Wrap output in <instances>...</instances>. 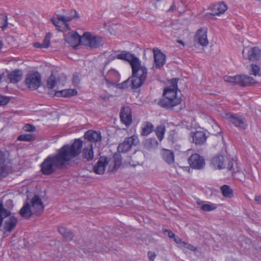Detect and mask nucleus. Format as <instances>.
Masks as SVG:
<instances>
[{
  "instance_id": "1",
  "label": "nucleus",
  "mask_w": 261,
  "mask_h": 261,
  "mask_svg": "<svg viewBox=\"0 0 261 261\" xmlns=\"http://www.w3.org/2000/svg\"><path fill=\"white\" fill-rule=\"evenodd\" d=\"M72 152L67 151L63 146L57 150V153L47 156L40 165V171L42 174L49 176L54 174L57 169H63L69 164V156L72 154Z\"/></svg>"
},
{
  "instance_id": "2",
  "label": "nucleus",
  "mask_w": 261,
  "mask_h": 261,
  "mask_svg": "<svg viewBox=\"0 0 261 261\" xmlns=\"http://www.w3.org/2000/svg\"><path fill=\"white\" fill-rule=\"evenodd\" d=\"M67 151L72 152L69 156V162L72 160L74 164H78L81 162H90L94 158L93 146L87 145V142H84L81 138L75 139L71 144H65Z\"/></svg>"
},
{
  "instance_id": "3",
  "label": "nucleus",
  "mask_w": 261,
  "mask_h": 261,
  "mask_svg": "<svg viewBox=\"0 0 261 261\" xmlns=\"http://www.w3.org/2000/svg\"><path fill=\"white\" fill-rule=\"evenodd\" d=\"M177 91L171 89V87L165 88L163 91V96L165 97L161 98L158 102V105L162 108L169 109L180 104L181 98L176 96Z\"/></svg>"
},
{
  "instance_id": "4",
  "label": "nucleus",
  "mask_w": 261,
  "mask_h": 261,
  "mask_svg": "<svg viewBox=\"0 0 261 261\" xmlns=\"http://www.w3.org/2000/svg\"><path fill=\"white\" fill-rule=\"evenodd\" d=\"M132 69V76L129 77L130 81V88L132 89H136L141 87L145 83L147 75V69L145 66L142 65Z\"/></svg>"
},
{
  "instance_id": "5",
  "label": "nucleus",
  "mask_w": 261,
  "mask_h": 261,
  "mask_svg": "<svg viewBox=\"0 0 261 261\" xmlns=\"http://www.w3.org/2000/svg\"><path fill=\"white\" fill-rule=\"evenodd\" d=\"M224 80L243 87L250 86L256 83L254 78L246 74L236 75L233 76H225Z\"/></svg>"
},
{
  "instance_id": "6",
  "label": "nucleus",
  "mask_w": 261,
  "mask_h": 261,
  "mask_svg": "<svg viewBox=\"0 0 261 261\" xmlns=\"http://www.w3.org/2000/svg\"><path fill=\"white\" fill-rule=\"evenodd\" d=\"M27 87L31 90L38 89L41 84V76L38 71L29 72L25 79Z\"/></svg>"
},
{
  "instance_id": "7",
  "label": "nucleus",
  "mask_w": 261,
  "mask_h": 261,
  "mask_svg": "<svg viewBox=\"0 0 261 261\" xmlns=\"http://www.w3.org/2000/svg\"><path fill=\"white\" fill-rule=\"evenodd\" d=\"M83 41L91 48H96L102 45V38L85 32L82 35Z\"/></svg>"
},
{
  "instance_id": "8",
  "label": "nucleus",
  "mask_w": 261,
  "mask_h": 261,
  "mask_svg": "<svg viewBox=\"0 0 261 261\" xmlns=\"http://www.w3.org/2000/svg\"><path fill=\"white\" fill-rule=\"evenodd\" d=\"M139 144L138 137L136 135H133L131 137L125 138L123 142L118 145L117 150L119 152L125 153L129 151L133 145L137 146Z\"/></svg>"
},
{
  "instance_id": "9",
  "label": "nucleus",
  "mask_w": 261,
  "mask_h": 261,
  "mask_svg": "<svg viewBox=\"0 0 261 261\" xmlns=\"http://www.w3.org/2000/svg\"><path fill=\"white\" fill-rule=\"evenodd\" d=\"M227 118L230 123L240 129L245 130L247 127L246 120L242 115L229 113L227 114Z\"/></svg>"
},
{
  "instance_id": "10",
  "label": "nucleus",
  "mask_w": 261,
  "mask_h": 261,
  "mask_svg": "<svg viewBox=\"0 0 261 261\" xmlns=\"http://www.w3.org/2000/svg\"><path fill=\"white\" fill-rule=\"evenodd\" d=\"M84 141L87 142V145L93 146L94 143L100 142L101 140V133L92 129L86 132L83 136Z\"/></svg>"
},
{
  "instance_id": "11",
  "label": "nucleus",
  "mask_w": 261,
  "mask_h": 261,
  "mask_svg": "<svg viewBox=\"0 0 261 261\" xmlns=\"http://www.w3.org/2000/svg\"><path fill=\"white\" fill-rule=\"evenodd\" d=\"M188 161L190 167L193 169L201 170L204 168L205 165L204 159L198 153L192 154Z\"/></svg>"
},
{
  "instance_id": "12",
  "label": "nucleus",
  "mask_w": 261,
  "mask_h": 261,
  "mask_svg": "<svg viewBox=\"0 0 261 261\" xmlns=\"http://www.w3.org/2000/svg\"><path fill=\"white\" fill-rule=\"evenodd\" d=\"M190 137L192 139V142L197 146H202L206 143L208 136L206 133L203 130L192 132L190 133Z\"/></svg>"
},
{
  "instance_id": "13",
  "label": "nucleus",
  "mask_w": 261,
  "mask_h": 261,
  "mask_svg": "<svg viewBox=\"0 0 261 261\" xmlns=\"http://www.w3.org/2000/svg\"><path fill=\"white\" fill-rule=\"evenodd\" d=\"M227 9V7L223 2L215 4L211 8L212 12L205 14L204 18L206 19H213L215 16L220 15L224 13Z\"/></svg>"
},
{
  "instance_id": "14",
  "label": "nucleus",
  "mask_w": 261,
  "mask_h": 261,
  "mask_svg": "<svg viewBox=\"0 0 261 261\" xmlns=\"http://www.w3.org/2000/svg\"><path fill=\"white\" fill-rule=\"evenodd\" d=\"M31 208L33 214L39 215L43 213L44 206L42 199L39 195H35L34 196L31 200Z\"/></svg>"
},
{
  "instance_id": "15",
  "label": "nucleus",
  "mask_w": 261,
  "mask_h": 261,
  "mask_svg": "<svg viewBox=\"0 0 261 261\" xmlns=\"http://www.w3.org/2000/svg\"><path fill=\"white\" fill-rule=\"evenodd\" d=\"M65 41L72 47H75L82 43V36H80L76 32H69L65 37Z\"/></svg>"
},
{
  "instance_id": "16",
  "label": "nucleus",
  "mask_w": 261,
  "mask_h": 261,
  "mask_svg": "<svg viewBox=\"0 0 261 261\" xmlns=\"http://www.w3.org/2000/svg\"><path fill=\"white\" fill-rule=\"evenodd\" d=\"M207 32V29L206 27L198 30L194 37L195 41H197L201 46H206L208 44Z\"/></svg>"
},
{
  "instance_id": "17",
  "label": "nucleus",
  "mask_w": 261,
  "mask_h": 261,
  "mask_svg": "<svg viewBox=\"0 0 261 261\" xmlns=\"http://www.w3.org/2000/svg\"><path fill=\"white\" fill-rule=\"evenodd\" d=\"M121 121L126 126L130 125L132 123L131 109L129 106L123 107L120 112Z\"/></svg>"
},
{
  "instance_id": "18",
  "label": "nucleus",
  "mask_w": 261,
  "mask_h": 261,
  "mask_svg": "<svg viewBox=\"0 0 261 261\" xmlns=\"http://www.w3.org/2000/svg\"><path fill=\"white\" fill-rule=\"evenodd\" d=\"M108 163L109 161L107 157L100 156L98 162L93 167V171L97 174L102 175L105 173L106 166Z\"/></svg>"
},
{
  "instance_id": "19",
  "label": "nucleus",
  "mask_w": 261,
  "mask_h": 261,
  "mask_svg": "<svg viewBox=\"0 0 261 261\" xmlns=\"http://www.w3.org/2000/svg\"><path fill=\"white\" fill-rule=\"evenodd\" d=\"M210 163L215 169H224L225 167L224 156L220 154L216 155L211 159Z\"/></svg>"
},
{
  "instance_id": "20",
  "label": "nucleus",
  "mask_w": 261,
  "mask_h": 261,
  "mask_svg": "<svg viewBox=\"0 0 261 261\" xmlns=\"http://www.w3.org/2000/svg\"><path fill=\"white\" fill-rule=\"evenodd\" d=\"M154 60L156 68L163 67L166 62V56L160 50H154Z\"/></svg>"
},
{
  "instance_id": "21",
  "label": "nucleus",
  "mask_w": 261,
  "mask_h": 261,
  "mask_svg": "<svg viewBox=\"0 0 261 261\" xmlns=\"http://www.w3.org/2000/svg\"><path fill=\"white\" fill-rule=\"evenodd\" d=\"M17 223V219L15 216H11L5 221L3 228L5 231L11 232L14 229Z\"/></svg>"
},
{
  "instance_id": "22",
  "label": "nucleus",
  "mask_w": 261,
  "mask_h": 261,
  "mask_svg": "<svg viewBox=\"0 0 261 261\" xmlns=\"http://www.w3.org/2000/svg\"><path fill=\"white\" fill-rule=\"evenodd\" d=\"M22 76V72L21 70H14L8 74L7 77L9 83H17L21 81Z\"/></svg>"
},
{
  "instance_id": "23",
  "label": "nucleus",
  "mask_w": 261,
  "mask_h": 261,
  "mask_svg": "<svg viewBox=\"0 0 261 261\" xmlns=\"http://www.w3.org/2000/svg\"><path fill=\"white\" fill-rule=\"evenodd\" d=\"M161 155L163 160L168 164L170 165L174 162V154L173 151L163 148Z\"/></svg>"
},
{
  "instance_id": "24",
  "label": "nucleus",
  "mask_w": 261,
  "mask_h": 261,
  "mask_svg": "<svg viewBox=\"0 0 261 261\" xmlns=\"http://www.w3.org/2000/svg\"><path fill=\"white\" fill-rule=\"evenodd\" d=\"M124 61H127L130 64L132 69L141 65L139 59L128 52H126Z\"/></svg>"
},
{
  "instance_id": "25",
  "label": "nucleus",
  "mask_w": 261,
  "mask_h": 261,
  "mask_svg": "<svg viewBox=\"0 0 261 261\" xmlns=\"http://www.w3.org/2000/svg\"><path fill=\"white\" fill-rule=\"evenodd\" d=\"M261 55L260 49L257 47H252L249 48L246 58L250 61H256L259 59Z\"/></svg>"
},
{
  "instance_id": "26",
  "label": "nucleus",
  "mask_w": 261,
  "mask_h": 261,
  "mask_svg": "<svg viewBox=\"0 0 261 261\" xmlns=\"http://www.w3.org/2000/svg\"><path fill=\"white\" fill-rule=\"evenodd\" d=\"M51 22L57 28H61L63 25H65L69 29V25L67 23V21L64 15H58L57 18H51L50 19Z\"/></svg>"
},
{
  "instance_id": "27",
  "label": "nucleus",
  "mask_w": 261,
  "mask_h": 261,
  "mask_svg": "<svg viewBox=\"0 0 261 261\" xmlns=\"http://www.w3.org/2000/svg\"><path fill=\"white\" fill-rule=\"evenodd\" d=\"M58 231L60 234L62 235L64 239L67 241H70L74 238L73 232L71 230L67 229L66 227L59 226Z\"/></svg>"
},
{
  "instance_id": "28",
  "label": "nucleus",
  "mask_w": 261,
  "mask_h": 261,
  "mask_svg": "<svg viewBox=\"0 0 261 261\" xmlns=\"http://www.w3.org/2000/svg\"><path fill=\"white\" fill-rule=\"evenodd\" d=\"M19 214L22 217L30 218L33 214V211L29 203L26 202L19 211Z\"/></svg>"
},
{
  "instance_id": "29",
  "label": "nucleus",
  "mask_w": 261,
  "mask_h": 261,
  "mask_svg": "<svg viewBox=\"0 0 261 261\" xmlns=\"http://www.w3.org/2000/svg\"><path fill=\"white\" fill-rule=\"evenodd\" d=\"M154 130L153 125L149 121H146L143 124L141 135L147 136L152 133Z\"/></svg>"
},
{
  "instance_id": "30",
  "label": "nucleus",
  "mask_w": 261,
  "mask_h": 261,
  "mask_svg": "<svg viewBox=\"0 0 261 261\" xmlns=\"http://www.w3.org/2000/svg\"><path fill=\"white\" fill-rule=\"evenodd\" d=\"M76 94L77 91L75 89H65L56 91L55 93V96L57 97H68Z\"/></svg>"
},
{
  "instance_id": "31",
  "label": "nucleus",
  "mask_w": 261,
  "mask_h": 261,
  "mask_svg": "<svg viewBox=\"0 0 261 261\" xmlns=\"http://www.w3.org/2000/svg\"><path fill=\"white\" fill-rule=\"evenodd\" d=\"M158 145L159 143L155 138H148L144 143V147L148 150L156 148Z\"/></svg>"
},
{
  "instance_id": "32",
  "label": "nucleus",
  "mask_w": 261,
  "mask_h": 261,
  "mask_svg": "<svg viewBox=\"0 0 261 261\" xmlns=\"http://www.w3.org/2000/svg\"><path fill=\"white\" fill-rule=\"evenodd\" d=\"M109 78L107 79L105 77V80L108 83H112V85L115 84V81H117L119 79V75L117 72L113 70H110L108 73Z\"/></svg>"
},
{
  "instance_id": "33",
  "label": "nucleus",
  "mask_w": 261,
  "mask_h": 261,
  "mask_svg": "<svg viewBox=\"0 0 261 261\" xmlns=\"http://www.w3.org/2000/svg\"><path fill=\"white\" fill-rule=\"evenodd\" d=\"M220 190L224 197L228 198H231L233 197V190L229 186L224 185L221 187Z\"/></svg>"
},
{
  "instance_id": "34",
  "label": "nucleus",
  "mask_w": 261,
  "mask_h": 261,
  "mask_svg": "<svg viewBox=\"0 0 261 261\" xmlns=\"http://www.w3.org/2000/svg\"><path fill=\"white\" fill-rule=\"evenodd\" d=\"M227 168L229 171H231L232 173H237L240 171V168L236 160L234 159L230 160L227 166Z\"/></svg>"
},
{
  "instance_id": "35",
  "label": "nucleus",
  "mask_w": 261,
  "mask_h": 261,
  "mask_svg": "<svg viewBox=\"0 0 261 261\" xmlns=\"http://www.w3.org/2000/svg\"><path fill=\"white\" fill-rule=\"evenodd\" d=\"M114 165L111 171L117 170L121 165L122 156L120 154L115 153L113 156Z\"/></svg>"
},
{
  "instance_id": "36",
  "label": "nucleus",
  "mask_w": 261,
  "mask_h": 261,
  "mask_svg": "<svg viewBox=\"0 0 261 261\" xmlns=\"http://www.w3.org/2000/svg\"><path fill=\"white\" fill-rule=\"evenodd\" d=\"M36 139L34 135L31 134H22L19 135L17 138V140L20 141L31 142L34 141Z\"/></svg>"
},
{
  "instance_id": "37",
  "label": "nucleus",
  "mask_w": 261,
  "mask_h": 261,
  "mask_svg": "<svg viewBox=\"0 0 261 261\" xmlns=\"http://www.w3.org/2000/svg\"><path fill=\"white\" fill-rule=\"evenodd\" d=\"M165 132V127L162 125H160L156 127L155 132L160 141H161L163 139Z\"/></svg>"
},
{
  "instance_id": "38",
  "label": "nucleus",
  "mask_w": 261,
  "mask_h": 261,
  "mask_svg": "<svg viewBox=\"0 0 261 261\" xmlns=\"http://www.w3.org/2000/svg\"><path fill=\"white\" fill-rule=\"evenodd\" d=\"M57 83L56 78L53 73H51L47 82V87L49 89H53Z\"/></svg>"
},
{
  "instance_id": "39",
  "label": "nucleus",
  "mask_w": 261,
  "mask_h": 261,
  "mask_svg": "<svg viewBox=\"0 0 261 261\" xmlns=\"http://www.w3.org/2000/svg\"><path fill=\"white\" fill-rule=\"evenodd\" d=\"M0 214L4 217V219L7 217L10 216L11 214L9 210L4 207L2 200H0Z\"/></svg>"
},
{
  "instance_id": "40",
  "label": "nucleus",
  "mask_w": 261,
  "mask_h": 261,
  "mask_svg": "<svg viewBox=\"0 0 261 261\" xmlns=\"http://www.w3.org/2000/svg\"><path fill=\"white\" fill-rule=\"evenodd\" d=\"M217 208V206L215 204L207 203L203 204L201 206V209L205 212L212 211L215 210Z\"/></svg>"
},
{
  "instance_id": "41",
  "label": "nucleus",
  "mask_w": 261,
  "mask_h": 261,
  "mask_svg": "<svg viewBox=\"0 0 261 261\" xmlns=\"http://www.w3.org/2000/svg\"><path fill=\"white\" fill-rule=\"evenodd\" d=\"M65 17L66 19V21H70L73 19L80 18V16L76 10H71L69 14L68 15L65 16Z\"/></svg>"
},
{
  "instance_id": "42",
  "label": "nucleus",
  "mask_w": 261,
  "mask_h": 261,
  "mask_svg": "<svg viewBox=\"0 0 261 261\" xmlns=\"http://www.w3.org/2000/svg\"><path fill=\"white\" fill-rule=\"evenodd\" d=\"M8 27L7 16L5 14H0V28L3 29H6Z\"/></svg>"
},
{
  "instance_id": "43",
  "label": "nucleus",
  "mask_w": 261,
  "mask_h": 261,
  "mask_svg": "<svg viewBox=\"0 0 261 261\" xmlns=\"http://www.w3.org/2000/svg\"><path fill=\"white\" fill-rule=\"evenodd\" d=\"M130 79L128 78L127 80H125L122 83L116 84L115 86L116 88H117L118 89H126L128 87H130Z\"/></svg>"
},
{
  "instance_id": "44",
  "label": "nucleus",
  "mask_w": 261,
  "mask_h": 261,
  "mask_svg": "<svg viewBox=\"0 0 261 261\" xmlns=\"http://www.w3.org/2000/svg\"><path fill=\"white\" fill-rule=\"evenodd\" d=\"M251 69L250 70V73L254 76H260V67L259 66L255 64H252L251 65Z\"/></svg>"
},
{
  "instance_id": "45",
  "label": "nucleus",
  "mask_w": 261,
  "mask_h": 261,
  "mask_svg": "<svg viewBox=\"0 0 261 261\" xmlns=\"http://www.w3.org/2000/svg\"><path fill=\"white\" fill-rule=\"evenodd\" d=\"M51 37V34L50 33H48L46 35L45 37L43 40V43H42L43 48H47L49 47L50 45V38Z\"/></svg>"
},
{
  "instance_id": "46",
  "label": "nucleus",
  "mask_w": 261,
  "mask_h": 261,
  "mask_svg": "<svg viewBox=\"0 0 261 261\" xmlns=\"http://www.w3.org/2000/svg\"><path fill=\"white\" fill-rule=\"evenodd\" d=\"M179 81L178 78H173L170 80L171 89L178 90L177 84Z\"/></svg>"
},
{
  "instance_id": "47",
  "label": "nucleus",
  "mask_w": 261,
  "mask_h": 261,
  "mask_svg": "<svg viewBox=\"0 0 261 261\" xmlns=\"http://www.w3.org/2000/svg\"><path fill=\"white\" fill-rule=\"evenodd\" d=\"M9 97L0 95V106L7 105L10 101Z\"/></svg>"
},
{
  "instance_id": "48",
  "label": "nucleus",
  "mask_w": 261,
  "mask_h": 261,
  "mask_svg": "<svg viewBox=\"0 0 261 261\" xmlns=\"http://www.w3.org/2000/svg\"><path fill=\"white\" fill-rule=\"evenodd\" d=\"M181 246L184 248L189 249L191 251H195L197 249V248L193 246V245L185 242L184 243H182Z\"/></svg>"
},
{
  "instance_id": "49",
  "label": "nucleus",
  "mask_w": 261,
  "mask_h": 261,
  "mask_svg": "<svg viewBox=\"0 0 261 261\" xmlns=\"http://www.w3.org/2000/svg\"><path fill=\"white\" fill-rule=\"evenodd\" d=\"M23 129L27 132H34L36 130V127L31 124H26L24 126Z\"/></svg>"
},
{
  "instance_id": "50",
  "label": "nucleus",
  "mask_w": 261,
  "mask_h": 261,
  "mask_svg": "<svg viewBox=\"0 0 261 261\" xmlns=\"http://www.w3.org/2000/svg\"><path fill=\"white\" fill-rule=\"evenodd\" d=\"M6 162V154L5 153L0 150V166L4 165Z\"/></svg>"
},
{
  "instance_id": "51",
  "label": "nucleus",
  "mask_w": 261,
  "mask_h": 261,
  "mask_svg": "<svg viewBox=\"0 0 261 261\" xmlns=\"http://www.w3.org/2000/svg\"><path fill=\"white\" fill-rule=\"evenodd\" d=\"M163 231L164 233L167 232L168 236L169 238H172V239H173L174 238H175V234L171 230L165 229H163Z\"/></svg>"
},
{
  "instance_id": "52",
  "label": "nucleus",
  "mask_w": 261,
  "mask_h": 261,
  "mask_svg": "<svg viewBox=\"0 0 261 261\" xmlns=\"http://www.w3.org/2000/svg\"><path fill=\"white\" fill-rule=\"evenodd\" d=\"M126 51H123L120 54H117L116 56V58L117 59L124 60L125 59V56L126 55Z\"/></svg>"
},
{
  "instance_id": "53",
  "label": "nucleus",
  "mask_w": 261,
  "mask_h": 261,
  "mask_svg": "<svg viewBox=\"0 0 261 261\" xmlns=\"http://www.w3.org/2000/svg\"><path fill=\"white\" fill-rule=\"evenodd\" d=\"M72 82L75 84H77L80 83V78L77 74H74L73 75Z\"/></svg>"
},
{
  "instance_id": "54",
  "label": "nucleus",
  "mask_w": 261,
  "mask_h": 261,
  "mask_svg": "<svg viewBox=\"0 0 261 261\" xmlns=\"http://www.w3.org/2000/svg\"><path fill=\"white\" fill-rule=\"evenodd\" d=\"M174 241L178 244L182 245V243H184V242L181 240V239L178 237V236H175V238H173Z\"/></svg>"
},
{
  "instance_id": "55",
  "label": "nucleus",
  "mask_w": 261,
  "mask_h": 261,
  "mask_svg": "<svg viewBox=\"0 0 261 261\" xmlns=\"http://www.w3.org/2000/svg\"><path fill=\"white\" fill-rule=\"evenodd\" d=\"M148 257L149 258L150 260H153L154 259V258L155 257L156 255L154 252H151V251H149L148 252Z\"/></svg>"
},
{
  "instance_id": "56",
  "label": "nucleus",
  "mask_w": 261,
  "mask_h": 261,
  "mask_svg": "<svg viewBox=\"0 0 261 261\" xmlns=\"http://www.w3.org/2000/svg\"><path fill=\"white\" fill-rule=\"evenodd\" d=\"M176 8V6L174 2L173 3L172 5L171 6L170 8L167 10L168 12H173Z\"/></svg>"
},
{
  "instance_id": "57",
  "label": "nucleus",
  "mask_w": 261,
  "mask_h": 261,
  "mask_svg": "<svg viewBox=\"0 0 261 261\" xmlns=\"http://www.w3.org/2000/svg\"><path fill=\"white\" fill-rule=\"evenodd\" d=\"M34 46L36 48H43L42 44L39 42H35L34 44Z\"/></svg>"
},
{
  "instance_id": "58",
  "label": "nucleus",
  "mask_w": 261,
  "mask_h": 261,
  "mask_svg": "<svg viewBox=\"0 0 261 261\" xmlns=\"http://www.w3.org/2000/svg\"><path fill=\"white\" fill-rule=\"evenodd\" d=\"M255 201L257 203H261V195L256 196L255 197Z\"/></svg>"
},
{
  "instance_id": "59",
  "label": "nucleus",
  "mask_w": 261,
  "mask_h": 261,
  "mask_svg": "<svg viewBox=\"0 0 261 261\" xmlns=\"http://www.w3.org/2000/svg\"><path fill=\"white\" fill-rule=\"evenodd\" d=\"M161 0H151L150 3L153 5H155L156 2H160Z\"/></svg>"
},
{
  "instance_id": "60",
  "label": "nucleus",
  "mask_w": 261,
  "mask_h": 261,
  "mask_svg": "<svg viewBox=\"0 0 261 261\" xmlns=\"http://www.w3.org/2000/svg\"><path fill=\"white\" fill-rule=\"evenodd\" d=\"M3 43L1 40H0V49L2 47Z\"/></svg>"
},
{
  "instance_id": "61",
  "label": "nucleus",
  "mask_w": 261,
  "mask_h": 261,
  "mask_svg": "<svg viewBox=\"0 0 261 261\" xmlns=\"http://www.w3.org/2000/svg\"><path fill=\"white\" fill-rule=\"evenodd\" d=\"M178 42L180 44L184 45V42L181 40L178 41Z\"/></svg>"
},
{
  "instance_id": "62",
  "label": "nucleus",
  "mask_w": 261,
  "mask_h": 261,
  "mask_svg": "<svg viewBox=\"0 0 261 261\" xmlns=\"http://www.w3.org/2000/svg\"><path fill=\"white\" fill-rule=\"evenodd\" d=\"M244 52H245V50H243L242 51V54H243V56H244V57H245V56H244Z\"/></svg>"
},
{
  "instance_id": "63",
  "label": "nucleus",
  "mask_w": 261,
  "mask_h": 261,
  "mask_svg": "<svg viewBox=\"0 0 261 261\" xmlns=\"http://www.w3.org/2000/svg\"><path fill=\"white\" fill-rule=\"evenodd\" d=\"M140 73H140V72H138V76H139V75H140Z\"/></svg>"
},
{
  "instance_id": "64",
  "label": "nucleus",
  "mask_w": 261,
  "mask_h": 261,
  "mask_svg": "<svg viewBox=\"0 0 261 261\" xmlns=\"http://www.w3.org/2000/svg\"><path fill=\"white\" fill-rule=\"evenodd\" d=\"M180 2H181V3H183V0H180Z\"/></svg>"
}]
</instances>
